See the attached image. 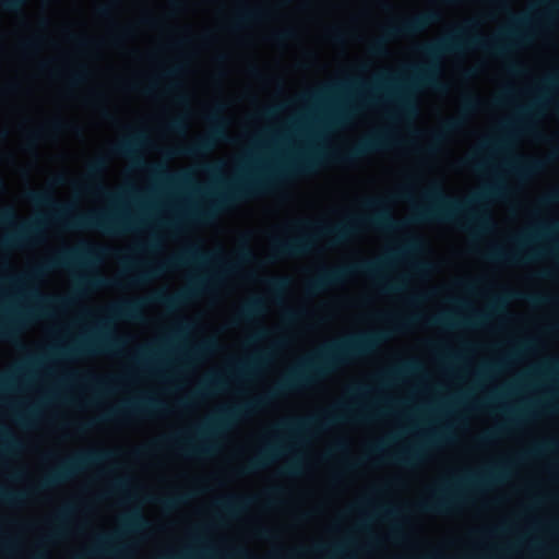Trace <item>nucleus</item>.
I'll return each mask as SVG.
<instances>
[{
    "label": "nucleus",
    "mask_w": 559,
    "mask_h": 559,
    "mask_svg": "<svg viewBox=\"0 0 559 559\" xmlns=\"http://www.w3.org/2000/svg\"><path fill=\"white\" fill-rule=\"evenodd\" d=\"M385 337L386 334L383 332L359 333L325 344L312 356L304 359L265 395L224 408L206 424L198 427L197 439L201 442L194 443L188 438H177L176 444L187 456L210 455L215 450L214 444L206 442L210 436L225 430L235 420L266 405L274 397L305 388L350 359L372 352Z\"/></svg>",
    "instance_id": "nucleus-1"
},
{
    "label": "nucleus",
    "mask_w": 559,
    "mask_h": 559,
    "mask_svg": "<svg viewBox=\"0 0 559 559\" xmlns=\"http://www.w3.org/2000/svg\"><path fill=\"white\" fill-rule=\"evenodd\" d=\"M502 192L503 187L493 183L466 200H459L436 185L424 193L427 204L417 207L411 219L414 223H457L464 229L486 231L493 227V222L490 214L483 211L480 205L487 199L499 197Z\"/></svg>",
    "instance_id": "nucleus-2"
},
{
    "label": "nucleus",
    "mask_w": 559,
    "mask_h": 559,
    "mask_svg": "<svg viewBox=\"0 0 559 559\" xmlns=\"http://www.w3.org/2000/svg\"><path fill=\"white\" fill-rule=\"evenodd\" d=\"M321 162L319 154H306L281 166L272 173L259 177L247 178L229 185L226 190L212 192L211 202L206 207L193 210L189 217L200 222H209L216 214L238 201L259 195L269 191L282 179L298 175L312 174Z\"/></svg>",
    "instance_id": "nucleus-3"
},
{
    "label": "nucleus",
    "mask_w": 559,
    "mask_h": 559,
    "mask_svg": "<svg viewBox=\"0 0 559 559\" xmlns=\"http://www.w3.org/2000/svg\"><path fill=\"white\" fill-rule=\"evenodd\" d=\"M26 198L33 204L51 207L55 211L52 218L69 229H97L108 234H120L134 227L131 219L118 211L69 215L71 207L57 202L48 192L29 190Z\"/></svg>",
    "instance_id": "nucleus-4"
},
{
    "label": "nucleus",
    "mask_w": 559,
    "mask_h": 559,
    "mask_svg": "<svg viewBox=\"0 0 559 559\" xmlns=\"http://www.w3.org/2000/svg\"><path fill=\"white\" fill-rule=\"evenodd\" d=\"M362 205L367 209L374 210L373 213L368 216H350L346 222L335 225H325L302 219L295 222L292 226L298 229L304 227L313 228L316 236L326 237L333 245H340L357 234L359 227L362 225H368L381 230H397L405 225V222L394 219L390 212L382 207L383 201L381 199H366Z\"/></svg>",
    "instance_id": "nucleus-5"
},
{
    "label": "nucleus",
    "mask_w": 559,
    "mask_h": 559,
    "mask_svg": "<svg viewBox=\"0 0 559 559\" xmlns=\"http://www.w3.org/2000/svg\"><path fill=\"white\" fill-rule=\"evenodd\" d=\"M473 26L474 22H468L465 27L456 31L454 34L436 43L423 45L420 50L424 55L432 59L443 53L460 51L464 47H477L492 56L506 57L512 48V44L508 40L515 39L520 43L526 39L525 36L520 35L512 28L504 29L498 37L491 39H484L477 35L469 36L468 33Z\"/></svg>",
    "instance_id": "nucleus-6"
},
{
    "label": "nucleus",
    "mask_w": 559,
    "mask_h": 559,
    "mask_svg": "<svg viewBox=\"0 0 559 559\" xmlns=\"http://www.w3.org/2000/svg\"><path fill=\"white\" fill-rule=\"evenodd\" d=\"M438 69L435 66H428L416 69L414 75L403 88L397 85L395 79L389 74L377 76L374 84L368 86L371 92L384 91L389 96H393L402 114L413 116L416 114V106L411 96V92L416 86H429L437 91H445L447 86L437 79Z\"/></svg>",
    "instance_id": "nucleus-7"
},
{
    "label": "nucleus",
    "mask_w": 559,
    "mask_h": 559,
    "mask_svg": "<svg viewBox=\"0 0 559 559\" xmlns=\"http://www.w3.org/2000/svg\"><path fill=\"white\" fill-rule=\"evenodd\" d=\"M115 455L109 450H88L74 454L51 471L35 488L45 490L72 479L87 466L107 461Z\"/></svg>",
    "instance_id": "nucleus-8"
},
{
    "label": "nucleus",
    "mask_w": 559,
    "mask_h": 559,
    "mask_svg": "<svg viewBox=\"0 0 559 559\" xmlns=\"http://www.w3.org/2000/svg\"><path fill=\"white\" fill-rule=\"evenodd\" d=\"M214 253L202 250L199 246H192L187 248L179 254L169 258L167 261L159 263L145 271L138 272L129 277L131 284L145 283L162 273L169 270H177L191 263H205L210 259L215 258Z\"/></svg>",
    "instance_id": "nucleus-9"
},
{
    "label": "nucleus",
    "mask_w": 559,
    "mask_h": 559,
    "mask_svg": "<svg viewBox=\"0 0 559 559\" xmlns=\"http://www.w3.org/2000/svg\"><path fill=\"white\" fill-rule=\"evenodd\" d=\"M383 265V261H361L354 265L324 269L310 282L309 290L312 294L320 293L329 286L342 283L352 273H361L368 276L378 277Z\"/></svg>",
    "instance_id": "nucleus-10"
},
{
    "label": "nucleus",
    "mask_w": 559,
    "mask_h": 559,
    "mask_svg": "<svg viewBox=\"0 0 559 559\" xmlns=\"http://www.w3.org/2000/svg\"><path fill=\"white\" fill-rule=\"evenodd\" d=\"M440 20V14L437 11H427L414 17L404 20L397 25L390 26L385 31V38H379L370 45V52L381 56L385 52L386 39L397 36H408L423 32L428 26L437 23Z\"/></svg>",
    "instance_id": "nucleus-11"
},
{
    "label": "nucleus",
    "mask_w": 559,
    "mask_h": 559,
    "mask_svg": "<svg viewBox=\"0 0 559 559\" xmlns=\"http://www.w3.org/2000/svg\"><path fill=\"white\" fill-rule=\"evenodd\" d=\"M109 253L108 248L83 242L80 246L60 252L46 264V269L70 266H90Z\"/></svg>",
    "instance_id": "nucleus-12"
},
{
    "label": "nucleus",
    "mask_w": 559,
    "mask_h": 559,
    "mask_svg": "<svg viewBox=\"0 0 559 559\" xmlns=\"http://www.w3.org/2000/svg\"><path fill=\"white\" fill-rule=\"evenodd\" d=\"M219 278V275H214L210 278L204 276H195L192 278L191 284L183 290L176 294L156 293L151 296L150 300L155 304H159L169 310H174L188 301L193 297L204 292L210 282L214 283Z\"/></svg>",
    "instance_id": "nucleus-13"
},
{
    "label": "nucleus",
    "mask_w": 559,
    "mask_h": 559,
    "mask_svg": "<svg viewBox=\"0 0 559 559\" xmlns=\"http://www.w3.org/2000/svg\"><path fill=\"white\" fill-rule=\"evenodd\" d=\"M124 344V340L114 336L105 328L97 330L93 335L80 342L75 347L61 348L59 354H100L116 349Z\"/></svg>",
    "instance_id": "nucleus-14"
},
{
    "label": "nucleus",
    "mask_w": 559,
    "mask_h": 559,
    "mask_svg": "<svg viewBox=\"0 0 559 559\" xmlns=\"http://www.w3.org/2000/svg\"><path fill=\"white\" fill-rule=\"evenodd\" d=\"M313 240L314 237L308 234L289 239L273 238L270 261L304 255L313 248Z\"/></svg>",
    "instance_id": "nucleus-15"
},
{
    "label": "nucleus",
    "mask_w": 559,
    "mask_h": 559,
    "mask_svg": "<svg viewBox=\"0 0 559 559\" xmlns=\"http://www.w3.org/2000/svg\"><path fill=\"white\" fill-rule=\"evenodd\" d=\"M211 120L214 124L207 135L199 139L189 146L178 150L176 154L186 156L206 154L211 152L218 142L226 141V121L218 116H212Z\"/></svg>",
    "instance_id": "nucleus-16"
},
{
    "label": "nucleus",
    "mask_w": 559,
    "mask_h": 559,
    "mask_svg": "<svg viewBox=\"0 0 559 559\" xmlns=\"http://www.w3.org/2000/svg\"><path fill=\"white\" fill-rule=\"evenodd\" d=\"M34 299L36 301V306L16 313V316L12 319L11 325H4L0 323V336H11L14 332L15 325L29 321L34 318L48 314V309L51 305L63 302L62 299L56 297H48L41 294H35Z\"/></svg>",
    "instance_id": "nucleus-17"
},
{
    "label": "nucleus",
    "mask_w": 559,
    "mask_h": 559,
    "mask_svg": "<svg viewBox=\"0 0 559 559\" xmlns=\"http://www.w3.org/2000/svg\"><path fill=\"white\" fill-rule=\"evenodd\" d=\"M120 533L104 535L97 539V543L84 552L76 556V559H85L98 556H108L124 559L130 555L129 546L118 542Z\"/></svg>",
    "instance_id": "nucleus-18"
},
{
    "label": "nucleus",
    "mask_w": 559,
    "mask_h": 559,
    "mask_svg": "<svg viewBox=\"0 0 559 559\" xmlns=\"http://www.w3.org/2000/svg\"><path fill=\"white\" fill-rule=\"evenodd\" d=\"M164 404L151 396L141 397L139 400L128 401L118 407L109 409L103 419H111L116 417H128L133 415H147L164 411Z\"/></svg>",
    "instance_id": "nucleus-19"
},
{
    "label": "nucleus",
    "mask_w": 559,
    "mask_h": 559,
    "mask_svg": "<svg viewBox=\"0 0 559 559\" xmlns=\"http://www.w3.org/2000/svg\"><path fill=\"white\" fill-rule=\"evenodd\" d=\"M386 144H388V141H386L384 134L378 133V134H374L370 138H367L362 141H360L359 143H357L356 145H354L346 152L336 154L334 157L337 162L349 164V163H353V162L361 158L362 156H365L369 153L376 152V151L384 147Z\"/></svg>",
    "instance_id": "nucleus-20"
},
{
    "label": "nucleus",
    "mask_w": 559,
    "mask_h": 559,
    "mask_svg": "<svg viewBox=\"0 0 559 559\" xmlns=\"http://www.w3.org/2000/svg\"><path fill=\"white\" fill-rule=\"evenodd\" d=\"M345 416L341 414H326L322 418H294L280 423L276 428L289 433H298L307 429L309 426H316L319 429L326 428L336 423L343 421Z\"/></svg>",
    "instance_id": "nucleus-21"
},
{
    "label": "nucleus",
    "mask_w": 559,
    "mask_h": 559,
    "mask_svg": "<svg viewBox=\"0 0 559 559\" xmlns=\"http://www.w3.org/2000/svg\"><path fill=\"white\" fill-rule=\"evenodd\" d=\"M43 219L33 222L21 223L16 225L15 229L8 234L0 246L3 248H17L22 247L31 240L35 239L41 231Z\"/></svg>",
    "instance_id": "nucleus-22"
},
{
    "label": "nucleus",
    "mask_w": 559,
    "mask_h": 559,
    "mask_svg": "<svg viewBox=\"0 0 559 559\" xmlns=\"http://www.w3.org/2000/svg\"><path fill=\"white\" fill-rule=\"evenodd\" d=\"M460 501L448 486H441L433 491L432 500L421 502L418 508L426 513H444Z\"/></svg>",
    "instance_id": "nucleus-23"
},
{
    "label": "nucleus",
    "mask_w": 559,
    "mask_h": 559,
    "mask_svg": "<svg viewBox=\"0 0 559 559\" xmlns=\"http://www.w3.org/2000/svg\"><path fill=\"white\" fill-rule=\"evenodd\" d=\"M540 254L537 250H526L524 252L504 251L501 248H493L485 253V259L491 262H504L508 264L526 263L535 260Z\"/></svg>",
    "instance_id": "nucleus-24"
},
{
    "label": "nucleus",
    "mask_w": 559,
    "mask_h": 559,
    "mask_svg": "<svg viewBox=\"0 0 559 559\" xmlns=\"http://www.w3.org/2000/svg\"><path fill=\"white\" fill-rule=\"evenodd\" d=\"M107 168V160L105 157H97L92 160L87 166V177L91 180V185L87 187L91 191L100 193L111 199L112 201H118L119 197L112 193H109L104 187L100 177L103 173Z\"/></svg>",
    "instance_id": "nucleus-25"
},
{
    "label": "nucleus",
    "mask_w": 559,
    "mask_h": 559,
    "mask_svg": "<svg viewBox=\"0 0 559 559\" xmlns=\"http://www.w3.org/2000/svg\"><path fill=\"white\" fill-rule=\"evenodd\" d=\"M281 449L275 444H267L255 457L251 459L240 471L241 475L252 474L264 468L280 453Z\"/></svg>",
    "instance_id": "nucleus-26"
},
{
    "label": "nucleus",
    "mask_w": 559,
    "mask_h": 559,
    "mask_svg": "<svg viewBox=\"0 0 559 559\" xmlns=\"http://www.w3.org/2000/svg\"><path fill=\"white\" fill-rule=\"evenodd\" d=\"M143 299L127 300L112 307L115 317L127 320H141Z\"/></svg>",
    "instance_id": "nucleus-27"
},
{
    "label": "nucleus",
    "mask_w": 559,
    "mask_h": 559,
    "mask_svg": "<svg viewBox=\"0 0 559 559\" xmlns=\"http://www.w3.org/2000/svg\"><path fill=\"white\" fill-rule=\"evenodd\" d=\"M254 259V254L249 246V236L246 235L241 239V245L237 251L236 262H221L222 273H233L236 271L239 263L251 262Z\"/></svg>",
    "instance_id": "nucleus-28"
},
{
    "label": "nucleus",
    "mask_w": 559,
    "mask_h": 559,
    "mask_svg": "<svg viewBox=\"0 0 559 559\" xmlns=\"http://www.w3.org/2000/svg\"><path fill=\"white\" fill-rule=\"evenodd\" d=\"M78 285L81 289H98L103 287H118L120 286V283L116 280H109L98 273H92L79 276Z\"/></svg>",
    "instance_id": "nucleus-29"
},
{
    "label": "nucleus",
    "mask_w": 559,
    "mask_h": 559,
    "mask_svg": "<svg viewBox=\"0 0 559 559\" xmlns=\"http://www.w3.org/2000/svg\"><path fill=\"white\" fill-rule=\"evenodd\" d=\"M485 317L483 314H476L472 321H455L449 313H441L431 317L427 320V324L430 326H441L445 329L455 328L462 324H478L483 322Z\"/></svg>",
    "instance_id": "nucleus-30"
},
{
    "label": "nucleus",
    "mask_w": 559,
    "mask_h": 559,
    "mask_svg": "<svg viewBox=\"0 0 559 559\" xmlns=\"http://www.w3.org/2000/svg\"><path fill=\"white\" fill-rule=\"evenodd\" d=\"M225 380L221 374L209 376L200 386L192 393V399H200L223 390Z\"/></svg>",
    "instance_id": "nucleus-31"
},
{
    "label": "nucleus",
    "mask_w": 559,
    "mask_h": 559,
    "mask_svg": "<svg viewBox=\"0 0 559 559\" xmlns=\"http://www.w3.org/2000/svg\"><path fill=\"white\" fill-rule=\"evenodd\" d=\"M545 166L544 160L537 158L519 159L511 165V169L520 177H528L539 173Z\"/></svg>",
    "instance_id": "nucleus-32"
},
{
    "label": "nucleus",
    "mask_w": 559,
    "mask_h": 559,
    "mask_svg": "<svg viewBox=\"0 0 559 559\" xmlns=\"http://www.w3.org/2000/svg\"><path fill=\"white\" fill-rule=\"evenodd\" d=\"M462 124H463L462 118H453V119L447 120L442 126V130L440 132L433 133L431 135V143L427 147V151L431 152V153L435 152L437 146L443 141L444 135L447 133H452V132L457 131L462 127Z\"/></svg>",
    "instance_id": "nucleus-33"
},
{
    "label": "nucleus",
    "mask_w": 559,
    "mask_h": 559,
    "mask_svg": "<svg viewBox=\"0 0 559 559\" xmlns=\"http://www.w3.org/2000/svg\"><path fill=\"white\" fill-rule=\"evenodd\" d=\"M152 171L154 173L155 176L175 185L188 186L192 182V177L187 171L170 174L160 165L153 166Z\"/></svg>",
    "instance_id": "nucleus-34"
},
{
    "label": "nucleus",
    "mask_w": 559,
    "mask_h": 559,
    "mask_svg": "<svg viewBox=\"0 0 559 559\" xmlns=\"http://www.w3.org/2000/svg\"><path fill=\"white\" fill-rule=\"evenodd\" d=\"M250 502L249 498L233 497L217 502L219 509L227 515H235L242 511Z\"/></svg>",
    "instance_id": "nucleus-35"
},
{
    "label": "nucleus",
    "mask_w": 559,
    "mask_h": 559,
    "mask_svg": "<svg viewBox=\"0 0 559 559\" xmlns=\"http://www.w3.org/2000/svg\"><path fill=\"white\" fill-rule=\"evenodd\" d=\"M142 142V135L136 134L131 139L123 140L112 146L111 151L115 155L131 157L136 146Z\"/></svg>",
    "instance_id": "nucleus-36"
},
{
    "label": "nucleus",
    "mask_w": 559,
    "mask_h": 559,
    "mask_svg": "<svg viewBox=\"0 0 559 559\" xmlns=\"http://www.w3.org/2000/svg\"><path fill=\"white\" fill-rule=\"evenodd\" d=\"M148 521L139 511H132L124 516L123 531L135 532L148 527Z\"/></svg>",
    "instance_id": "nucleus-37"
},
{
    "label": "nucleus",
    "mask_w": 559,
    "mask_h": 559,
    "mask_svg": "<svg viewBox=\"0 0 559 559\" xmlns=\"http://www.w3.org/2000/svg\"><path fill=\"white\" fill-rule=\"evenodd\" d=\"M423 457L421 449L419 448H413L406 451H403L401 453H397L391 457V460L394 463L404 465V466H412L416 464L418 461H420Z\"/></svg>",
    "instance_id": "nucleus-38"
},
{
    "label": "nucleus",
    "mask_w": 559,
    "mask_h": 559,
    "mask_svg": "<svg viewBox=\"0 0 559 559\" xmlns=\"http://www.w3.org/2000/svg\"><path fill=\"white\" fill-rule=\"evenodd\" d=\"M262 17V11L261 10H258V9H251V8H241L234 21H233V24L231 26L234 28H238L240 27L241 25H243L245 23H248L250 21H255V20H259Z\"/></svg>",
    "instance_id": "nucleus-39"
},
{
    "label": "nucleus",
    "mask_w": 559,
    "mask_h": 559,
    "mask_svg": "<svg viewBox=\"0 0 559 559\" xmlns=\"http://www.w3.org/2000/svg\"><path fill=\"white\" fill-rule=\"evenodd\" d=\"M264 302L260 298H254L247 302L239 313V319L243 321H249L253 317L262 313L264 311Z\"/></svg>",
    "instance_id": "nucleus-40"
},
{
    "label": "nucleus",
    "mask_w": 559,
    "mask_h": 559,
    "mask_svg": "<svg viewBox=\"0 0 559 559\" xmlns=\"http://www.w3.org/2000/svg\"><path fill=\"white\" fill-rule=\"evenodd\" d=\"M503 477V473L501 471H491L487 475L484 476H469L464 479V481L468 485L480 486L490 481L500 480Z\"/></svg>",
    "instance_id": "nucleus-41"
},
{
    "label": "nucleus",
    "mask_w": 559,
    "mask_h": 559,
    "mask_svg": "<svg viewBox=\"0 0 559 559\" xmlns=\"http://www.w3.org/2000/svg\"><path fill=\"white\" fill-rule=\"evenodd\" d=\"M21 448V442L13 435L2 429L0 430V451L12 452Z\"/></svg>",
    "instance_id": "nucleus-42"
},
{
    "label": "nucleus",
    "mask_w": 559,
    "mask_h": 559,
    "mask_svg": "<svg viewBox=\"0 0 559 559\" xmlns=\"http://www.w3.org/2000/svg\"><path fill=\"white\" fill-rule=\"evenodd\" d=\"M265 359H266V355L263 354V355H259V356L254 357L250 361L239 362L235 366V373L238 376H243V374L250 373L251 371H253L257 368L259 362H261Z\"/></svg>",
    "instance_id": "nucleus-43"
},
{
    "label": "nucleus",
    "mask_w": 559,
    "mask_h": 559,
    "mask_svg": "<svg viewBox=\"0 0 559 559\" xmlns=\"http://www.w3.org/2000/svg\"><path fill=\"white\" fill-rule=\"evenodd\" d=\"M377 283L380 292L383 294L399 293L405 288L404 282L402 281L389 282L378 278Z\"/></svg>",
    "instance_id": "nucleus-44"
},
{
    "label": "nucleus",
    "mask_w": 559,
    "mask_h": 559,
    "mask_svg": "<svg viewBox=\"0 0 559 559\" xmlns=\"http://www.w3.org/2000/svg\"><path fill=\"white\" fill-rule=\"evenodd\" d=\"M347 87H349L348 84H335V85H330V86H326L324 87L322 91L320 92H317V93H313V94H310L309 97L313 100H320V99H323L325 97H328V95L332 94V93H336V92H340V91H344L346 90Z\"/></svg>",
    "instance_id": "nucleus-45"
},
{
    "label": "nucleus",
    "mask_w": 559,
    "mask_h": 559,
    "mask_svg": "<svg viewBox=\"0 0 559 559\" xmlns=\"http://www.w3.org/2000/svg\"><path fill=\"white\" fill-rule=\"evenodd\" d=\"M419 369V365L415 361H407L402 367L391 370L386 373L388 379H396L402 374L411 373Z\"/></svg>",
    "instance_id": "nucleus-46"
},
{
    "label": "nucleus",
    "mask_w": 559,
    "mask_h": 559,
    "mask_svg": "<svg viewBox=\"0 0 559 559\" xmlns=\"http://www.w3.org/2000/svg\"><path fill=\"white\" fill-rule=\"evenodd\" d=\"M72 510H73V508L71 506H67L56 515L55 520H56L58 526L52 531V533L49 535V537L55 538L61 534L60 525L66 521V519L72 512Z\"/></svg>",
    "instance_id": "nucleus-47"
},
{
    "label": "nucleus",
    "mask_w": 559,
    "mask_h": 559,
    "mask_svg": "<svg viewBox=\"0 0 559 559\" xmlns=\"http://www.w3.org/2000/svg\"><path fill=\"white\" fill-rule=\"evenodd\" d=\"M25 495L22 492L10 491L0 486V498L5 502L17 503L22 501Z\"/></svg>",
    "instance_id": "nucleus-48"
},
{
    "label": "nucleus",
    "mask_w": 559,
    "mask_h": 559,
    "mask_svg": "<svg viewBox=\"0 0 559 559\" xmlns=\"http://www.w3.org/2000/svg\"><path fill=\"white\" fill-rule=\"evenodd\" d=\"M88 75V71L85 67L81 66L75 71H72L69 75L70 83L72 85L81 84L85 81Z\"/></svg>",
    "instance_id": "nucleus-49"
},
{
    "label": "nucleus",
    "mask_w": 559,
    "mask_h": 559,
    "mask_svg": "<svg viewBox=\"0 0 559 559\" xmlns=\"http://www.w3.org/2000/svg\"><path fill=\"white\" fill-rule=\"evenodd\" d=\"M26 0H0V7L9 12H19L23 9Z\"/></svg>",
    "instance_id": "nucleus-50"
},
{
    "label": "nucleus",
    "mask_w": 559,
    "mask_h": 559,
    "mask_svg": "<svg viewBox=\"0 0 559 559\" xmlns=\"http://www.w3.org/2000/svg\"><path fill=\"white\" fill-rule=\"evenodd\" d=\"M16 218L15 211L10 206H0V224H12Z\"/></svg>",
    "instance_id": "nucleus-51"
},
{
    "label": "nucleus",
    "mask_w": 559,
    "mask_h": 559,
    "mask_svg": "<svg viewBox=\"0 0 559 559\" xmlns=\"http://www.w3.org/2000/svg\"><path fill=\"white\" fill-rule=\"evenodd\" d=\"M217 347V343L214 341V340H209V341H205L203 343H201L200 345L195 346L193 348V355H201V354H207V353H212L214 349H216Z\"/></svg>",
    "instance_id": "nucleus-52"
},
{
    "label": "nucleus",
    "mask_w": 559,
    "mask_h": 559,
    "mask_svg": "<svg viewBox=\"0 0 559 559\" xmlns=\"http://www.w3.org/2000/svg\"><path fill=\"white\" fill-rule=\"evenodd\" d=\"M186 498L187 496L185 495H180V496H176V497H170V498H166V499H163L160 500V503L162 506L167 509V510H173L175 509L177 506L183 503L186 501Z\"/></svg>",
    "instance_id": "nucleus-53"
},
{
    "label": "nucleus",
    "mask_w": 559,
    "mask_h": 559,
    "mask_svg": "<svg viewBox=\"0 0 559 559\" xmlns=\"http://www.w3.org/2000/svg\"><path fill=\"white\" fill-rule=\"evenodd\" d=\"M556 443L554 441H547L539 444H536L530 451L526 452L527 456H536L545 451L551 450Z\"/></svg>",
    "instance_id": "nucleus-54"
},
{
    "label": "nucleus",
    "mask_w": 559,
    "mask_h": 559,
    "mask_svg": "<svg viewBox=\"0 0 559 559\" xmlns=\"http://www.w3.org/2000/svg\"><path fill=\"white\" fill-rule=\"evenodd\" d=\"M152 360H153V353L147 349H143L141 352L140 356L136 358L138 365L143 369H147L150 367Z\"/></svg>",
    "instance_id": "nucleus-55"
},
{
    "label": "nucleus",
    "mask_w": 559,
    "mask_h": 559,
    "mask_svg": "<svg viewBox=\"0 0 559 559\" xmlns=\"http://www.w3.org/2000/svg\"><path fill=\"white\" fill-rule=\"evenodd\" d=\"M539 202L544 206L559 203V189L543 197Z\"/></svg>",
    "instance_id": "nucleus-56"
},
{
    "label": "nucleus",
    "mask_w": 559,
    "mask_h": 559,
    "mask_svg": "<svg viewBox=\"0 0 559 559\" xmlns=\"http://www.w3.org/2000/svg\"><path fill=\"white\" fill-rule=\"evenodd\" d=\"M294 36V32L292 29H284L277 33H274L272 38L276 43H283L287 39H290Z\"/></svg>",
    "instance_id": "nucleus-57"
},
{
    "label": "nucleus",
    "mask_w": 559,
    "mask_h": 559,
    "mask_svg": "<svg viewBox=\"0 0 559 559\" xmlns=\"http://www.w3.org/2000/svg\"><path fill=\"white\" fill-rule=\"evenodd\" d=\"M477 105H478V99L475 96L467 95L464 97V100H463L464 110L472 111L477 107Z\"/></svg>",
    "instance_id": "nucleus-58"
},
{
    "label": "nucleus",
    "mask_w": 559,
    "mask_h": 559,
    "mask_svg": "<svg viewBox=\"0 0 559 559\" xmlns=\"http://www.w3.org/2000/svg\"><path fill=\"white\" fill-rule=\"evenodd\" d=\"M534 238H535V236H533V235H521V236L515 237L513 239V241L519 249H522L525 246H527Z\"/></svg>",
    "instance_id": "nucleus-59"
},
{
    "label": "nucleus",
    "mask_w": 559,
    "mask_h": 559,
    "mask_svg": "<svg viewBox=\"0 0 559 559\" xmlns=\"http://www.w3.org/2000/svg\"><path fill=\"white\" fill-rule=\"evenodd\" d=\"M503 427H499L497 430L495 431H488V432H485L484 435H481L479 438H478V442L480 444H487L489 443L497 435V432L499 431H502Z\"/></svg>",
    "instance_id": "nucleus-60"
},
{
    "label": "nucleus",
    "mask_w": 559,
    "mask_h": 559,
    "mask_svg": "<svg viewBox=\"0 0 559 559\" xmlns=\"http://www.w3.org/2000/svg\"><path fill=\"white\" fill-rule=\"evenodd\" d=\"M287 284V281L283 277H275L270 281V286L273 290L280 292L282 290Z\"/></svg>",
    "instance_id": "nucleus-61"
},
{
    "label": "nucleus",
    "mask_w": 559,
    "mask_h": 559,
    "mask_svg": "<svg viewBox=\"0 0 559 559\" xmlns=\"http://www.w3.org/2000/svg\"><path fill=\"white\" fill-rule=\"evenodd\" d=\"M41 136V132L40 131H34V132H31L28 135H27V146L28 147H34L39 138Z\"/></svg>",
    "instance_id": "nucleus-62"
},
{
    "label": "nucleus",
    "mask_w": 559,
    "mask_h": 559,
    "mask_svg": "<svg viewBox=\"0 0 559 559\" xmlns=\"http://www.w3.org/2000/svg\"><path fill=\"white\" fill-rule=\"evenodd\" d=\"M299 463L293 462L283 471V473L289 476H294L299 473Z\"/></svg>",
    "instance_id": "nucleus-63"
},
{
    "label": "nucleus",
    "mask_w": 559,
    "mask_h": 559,
    "mask_svg": "<svg viewBox=\"0 0 559 559\" xmlns=\"http://www.w3.org/2000/svg\"><path fill=\"white\" fill-rule=\"evenodd\" d=\"M158 559H193V558L187 554H178V555H167V556L160 557Z\"/></svg>",
    "instance_id": "nucleus-64"
}]
</instances>
